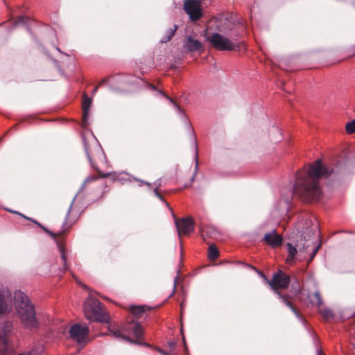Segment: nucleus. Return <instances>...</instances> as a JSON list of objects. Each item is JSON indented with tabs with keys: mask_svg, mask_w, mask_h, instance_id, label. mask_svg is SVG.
Here are the masks:
<instances>
[{
	"mask_svg": "<svg viewBox=\"0 0 355 355\" xmlns=\"http://www.w3.org/2000/svg\"><path fill=\"white\" fill-rule=\"evenodd\" d=\"M334 173V169L322 165L320 160L314 162L297 173L293 194L307 202L318 200L322 193L320 178L329 177Z\"/></svg>",
	"mask_w": 355,
	"mask_h": 355,
	"instance_id": "nucleus-1",
	"label": "nucleus"
},
{
	"mask_svg": "<svg viewBox=\"0 0 355 355\" xmlns=\"http://www.w3.org/2000/svg\"><path fill=\"white\" fill-rule=\"evenodd\" d=\"M14 299L17 316L21 324L29 330L37 329L39 327V321L36 317L35 306L28 297L21 291H17L14 293Z\"/></svg>",
	"mask_w": 355,
	"mask_h": 355,
	"instance_id": "nucleus-2",
	"label": "nucleus"
},
{
	"mask_svg": "<svg viewBox=\"0 0 355 355\" xmlns=\"http://www.w3.org/2000/svg\"><path fill=\"white\" fill-rule=\"evenodd\" d=\"M108 335L112 336L118 339H122L133 343L135 341L130 338L139 340L142 337L144 333L143 329L140 324L136 322L135 320H131L123 327V331L126 333V335L122 334L119 329L111 325L108 327Z\"/></svg>",
	"mask_w": 355,
	"mask_h": 355,
	"instance_id": "nucleus-3",
	"label": "nucleus"
},
{
	"mask_svg": "<svg viewBox=\"0 0 355 355\" xmlns=\"http://www.w3.org/2000/svg\"><path fill=\"white\" fill-rule=\"evenodd\" d=\"M84 311L87 319L107 323L109 315L103 311L101 302L97 300H89L84 304Z\"/></svg>",
	"mask_w": 355,
	"mask_h": 355,
	"instance_id": "nucleus-4",
	"label": "nucleus"
},
{
	"mask_svg": "<svg viewBox=\"0 0 355 355\" xmlns=\"http://www.w3.org/2000/svg\"><path fill=\"white\" fill-rule=\"evenodd\" d=\"M268 283L271 286L272 288L275 291L278 296L282 300L283 302L294 312L297 317L299 318V313L292 306L288 298L285 295H282L279 291H277V289H285L288 286L290 283V277L282 270H279L274 275L272 280Z\"/></svg>",
	"mask_w": 355,
	"mask_h": 355,
	"instance_id": "nucleus-5",
	"label": "nucleus"
},
{
	"mask_svg": "<svg viewBox=\"0 0 355 355\" xmlns=\"http://www.w3.org/2000/svg\"><path fill=\"white\" fill-rule=\"evenodd\" d=\"M13 333V324L6 321L1 324L0 327V355H12V347L10 344V338ZM19 355H32L30 353L20 354Z\"/></svg>",
	"mask_w": 355,
	"mask_h": 355,
	"instance_id": "nucleus-6",
	"label": "nucleus"
},
{
	"mask_svg": "<svg viewBox=\"0 0 355 355\" xmlns=\"http://www.w3.org/2000/svg\"><path fill=\"white\" fill-rule=\"evenodd\" d=\"M207 40L214 49L218 51H232L235 49V44L232 39L218 33L207 36Z\"/></svg>",
	"mask_w": 355,
	"mask_h": 355,
	"instance_id": "nucleus-7",
	"label": "nucleus"
},
{
	"mask_svg": "<svg viewBox=\"0 0 355 355\" xmlns=\"http://www.w3.org/2000/svg\"><path fill=\"white\" fill-rule=\"evenodd\" d=\"M69 336L79 345H85L89 341V328L86 325L74 324L69 329Z\"/></svg>",
	"mask_w": 355,
	"mask_h": 355,
	"instance_id": "nucleus-8",
	"label": "nucleus"
},
{
	"mask_svg": "<svg viewBox=\"0 0 355 355\" xmlns=\"http://www.w3.org/2000/svg\"><path fill=\"white\" fill-rule=\"evenodd\" d=\"M185 12L191 20L196 21L201 17L200 1L198 0H185L184 3Z\"/></svg>",
	"mask_w": 355,
	"mask_h": 355,
	"instance_id": "nucleus-9",
	"label": "nucleus"
},
{
	"mask_svg": "<svg viewBox=\"0 0 355 355\" xmlns=\"http://www.w3.org/2000/svg\"><path fill=\"white\" fill-rule=\"evenodd\" d=\"M178 234L180 237L183 235L188 236L194 229V223L191 218L175 220Z\"/></svg>",
	"mask_w": 355,
	"mask_h": 355,
	"instance_id": "nucleus-10",
	"label": "nucleus"
},
{
	"mask_svg": "<svg viewBox=\"0 0 355 355\" xmlns=\"http://www.w3.org/2000/svg\"><path fill=\"white\" fill-rule=\"evenodd\" d=\"M264 241L272 248L279 246L282 243V236L278 234L275 231L265 234Z\"/></svg>",
	"mask_w": 355,
	"mask_h": 355,
	"instance_id": "nucleus-11",
	"label": "nucleus"
},
{
	"mask_svg": "<svg viewBox=\"0 0 355 355\" xmlns=\"http://www.w3.org/2000/svg\"><path fill=\"white\" fill-rule=\"evenodd\" d=\"M92 104L91 98H88L85 94H84L82 102L83 107V125L86 126L89 124V109Z\"/></svg>",
	"mask_w": 355,
	"mask_h": 355,
	"instance_id": "nucleus-12",
	"label": "nucleus"
},
{
	"mask_svg": "<svg viewBox=\"0 0 355 355\" xmlns=\"http://www.w3.org/2000/svg\"><path fill=\"white\" fill-rule=\"evenodd\" d=\"M184 48L191 52L199 51L202 49V44L199 40L189 37L184 44Z\"/></svg>",
	"mask_w": 355,
	"mask_h": 355,
	"instance_id": "nucleus-13",
	"label": "nucleus"
},
{
	"mask_svg": "<svg viewBox=\"0 0 355 355\" xmlns=\"http://www.w3.org/2000/svg\"><path fill=\"white\" fill-rule=\"evenodd\" d=\"M10 311V306L6 299V292L0 287V315L7 313Z\"/></svg>",
	"mask_w": 355,
	"mask_h": 355,
	"instance_id": "nucleus-14",
	"label": "nucleus"
},
{
	"mask_svg": "<svg viewBox=\"0 0 355 355\" xmlns=\"http://www.w3.org/2000/svg\"><path fill=\"white\" fill-rule=\"evenodd\" d=\"M286 246L288 250L286 263L288 264H291L295 259L297 250V248L295 246H293L292 244L290 243H288L286 244Z\"/></svg>",
	"mask_w": 355,
	"mask_h": 355,
	"instance_id": "nucleus-15",
	"label": "nucleus"
},
{
	"mask_svg": "<svg viewBox=\"0 0 355 355\" xmlns=\"http://www.w3.org/2000/svg\"><path fill=\"white\" fill-rule=\"evenodd\" d=\"M178 26L174 25L173 28L168 30L166 35L161 40V42L164 43L171 40L173 36L175 35V33L176 32Z\"/></svg>",
	"mask_w": 355,
	"mask_h": 355,
	"instance_id": "nucleus-16",
	"label": "nucleus"
},
{
	"mask_svg": "<svg viewBox=\"0 0 355 355\" xmlns=\"http://www.w3.org/2000/svg\"><path fill=\"white\" fill-rule=\"evenodd\" d=\"M219 256V252L215 245H210L208 249V257L211 259H216Z\"/></svg>",
	"mask_w": 355,
	"mask_h": 355,
	"instance_id": "nucleus-17",
	"label": "nucleus"
},
{
	"mask_svg": "<svg viewBox=\"0 0 355 355\" xmlns=\"http://www.w3.org/2000/svg\"><path fill=\"white\" fill-rule=\"evenodd\" d=\"M58 249H59V251L60 252V256H61V260L63 263V268L64 270H67V252H66V250L64 247V245H62V244H59L58 245Z\"/></svg>",
	"mask_w": 355,
	"mask_h": 355,
	"instance_id": "nucleus-18",
	"label": "nucleus"
},
{
	"mask_svg": "<svg viewBox=\"0 0 355 355\" xmlns=\"http://www.w3.org/2000/svg\"><path fill=\"white\" fill-rule=\"evenodd\" d=\"M310 301L313 304L321 305L322 302L319 292H315L310 296Z\"/></svg>",
	"mask_w": 355,
	"mask_h": 355,
	"instance_id": "nucleus-19",
	"label": "nucleus"
},
{
	"mask_svg": "<svg viewBox=\"0 0 355 355\" xmlns=\"http://www.w3.org/2000/svg\"><path fill=\"white\" fill-rule=\"evenodd\" d=\"M345 131L347 134H353L355 132V119L346 123Z\"/></svg>",
	"mask_w": 355,
	"mask_h": 355,
	"instance_id": "nucleus-20",
	"label": "nucleus"
},
{
	"mask_svg": "<svg viewBox=\"0 0 355 355\" xmlns=\"http://www.w3.org/2000/svg\"><path fill=\"white\" fill-rule=\"evenodd\" d=\"M149 309L146 306L132 307V313L135 315H139L141 313H144L146 310Z\"/></svg>",
	"mask_w": 355,
	"mask_h": 355,
	"instance_id": "nucleus-21",
	"label": "nucleus"
},
{
	"mask_svg": "<svg viewBox=\"0 0 355 355\" xmlns=\"http://www.w3.org/2000/svg\"><path fill=\"white\" fill-rule=\"evenodd\" d=\"M160 94H162L164 96H165L166 98H167L174 106L176 108L177 111L180 113V114H182V109L180 108V107L177 105L175 103V102L171 98H170L169 96H168L167 95L164 94L162 92L159 91Z\"/></svg>",
	"mask_w": 355,
	"mask_h": 355,
	"instance_id": "nucleus-22",
	"label": "nucleus"
},
{
	"mask_svg": "<svg viewBox=\"0 0 355 355\" xmlns=\"http://www.w3.org/2000/svg\"><path fill=\"white\" fill-rule=\"evenodd\" d=\"M85 152H86L87 155V158L89 160V162H90V164L92 165V166H94V164H93V162H92V153L90 151V150H89L88 146L86 144V143H85Z\"/></svg>",
	"mask_w": 355,
	"mask_h": 355,
	"instance_id": "nucleus-23",
	"label": "nucleus"
},
{
	"mask_svg": "<svg viewBox=\"0 0 355 355\" xmlns=\"http://www.w3.org/2000/svg\"><path fill=\"white\" fill-rule=\"evenodd\" d=\"M21 215L23 217H24V218H25V216H23L22 214H21ZM26 219H28V220H32L34 223H35V224L38 225H39V226H40V227H41L44 230H45L46 232H47L48 233H49V234H50L53 237H55V234H53V233H52V232H51L48 231V230H47L46 229H45L42 225H41L38 222H37V221H35V220H33V219H31V218H28V217H26Z\"/></svg>",
	"mask_w": 355,
	"mask_h": 355,
	"instance_id": "nucleus-24",
	"label": "nucleus"
},
{
	"mask_svg": "<svg viewBox=\"0 0 355 355\" xmlns=\"http://www.w3.org/2000/svg\"><path fill=\"white\" fill-rule=\"evenodd\" d=\"M194 145H195V150H196V153H195V158H196V170L198 169V155H197V145H196V141L195 140L194 141Z\"/></svg>",
	"mask_w": 355,
	"mask_h": 355,
	"instance_id": "nucleus-25",
	"label": "nucleus"
},
{
	"mask_svg": "<svg viewBox=\"0 0 355 355\" xmlns=\"http://www.w3.org/2000/svg\"><path fill=\"white\" fill-rule=\"evenodd\" d=\"M159 186V184H158L157 186V187L154 189V193L155 195L158 198H159L161 200L164 201V199L162 198V196L159 193L158 191H157V189H158V187Z\"/></svg>",
	"mask_w": 355,
	"mask_h": 355,
	"instance_id": "nucleus-26",
	"label": "nucleus"
},
{
	"mask_svg": "<svg viewBox=\"0 0 355 355\" xmlns=\"http://www.w3.org/2000/svg\"><path fill=\"white\" fill-rule=\"evenodd\" d=\"M21 23H25V18L22 16L19 17L17 21H16V24H19Z\"/></svg>",
	"mask_w": 355,
	"mask_h": 355,
	"instance_id": "nucleus-27",
	"label": "nucleus"
},
{
	"mask_svg": "<svg viewBox=\"0 0 355 355\" xmlns=\"http://www.w3.org/2000/svg\"><path fill=\"white\" fill-rule=\"evenodd\" d=\"M96 180V178L95 176H91V177H89L87 178L85 180V184H87V182H91V181H94Z\"/></svg>",
	"mask_w": 355,
	"mask_h": 355,
	"instance_id": "nucleus-28",
	"label": "nucleus"
},
{
	"mask_svg": "<svg viewBox=\"0 0 355 355\" xmlns=\"http://www.w3.org/2000/svg\"><path fill=\"white\" fill-rule=\"evenodd\" d=\"M319 245H318L316 248H314L313 252H312V257L311 259L317 254L318 250Z\"/></svg>",
	"mask_w": 355,
	"mask_h": 355,
	"instance_id": "nucleus-29",
	"label": "nucleus"
},
{
	"mask_svg": "<svg viewBox=\"0 0 355 355\" xmlns=\"http://www.w3.org/2000/svg\"><path fill=\"white\" fill-rule=\"evenodd\" d=\"M157 351L162 355H170L168 352L161 349H157Z\"/></svg>",
	"mask_w": 355,
	"mask_h": 355,
	"instance_id": "nucleus-30",
	"label": "nucleus"
},
{
	"mask_svg": "<svg viewBox=\"0 0 355 355\" xmlns=\"http://www.w3.org/2000/svg\"><path fill=\"white\" fill-rule=\"evenodd\" d=\"M136 180H137V181L140 182L141 184H147V185H148V186H150V184L149 182H144V181H143V180H137V179H136Z\"/></svg>",
	"mask_w": 355,
	"mask_h": 355,
	"instance_id": "nucleus-31",
	"label": "nucleus"
},
{
	"mask_svg": "<svg viewBox=\"0 0 355 355\" xmlns=\"http://www.w3.org/2000/svg\"><path fill=\"white\" fill-rule=\"evenodd\" d=\"M98 87V86H96V87L94 89V90H93V92H92L93 94H95L97 92Z\"/></svg>",
	"mask_w": 355,
	"mask_h": 355,
	"instance_id": "nucleus-32",
	"label": "nucleus"
},
{
	"mask_svg": "<svg viewBox=\"0 0 355 355\" xmlns=\"http://www.w3.org/2000/svg\"><path fill=\"white\" fill-rule=\"evenodd\" d=\"M168 345L171 347H173L175 345L173 343H170Z\"/></svg>",
	"mask_w": 355,
	"mask_h": 355,
	"instance_id": "nucleus-33",
	"label": "nucleus"
},
{
	"mask_svg": "<svg viewBox=\"0 0 355 355\" xmlns=\"http://www.w3.org/2000/svg\"><path fill=\"white\" fill-rule=\"evenodd\" d=\"M105 82V80H103L99 85H103Z\"/></svg>",
	"mask_w": 355,
	"mask_h": 355,
	"instance_id": "nucleus-34",
	"label": "nucleus"
},
{
	"mask_svg": "<svg viewBox=\"0 0 355 355\" xmlns=\"http://www.w3.org/2000/svg\"><path fill=\"white\" fill-rule=\"evenodd\" d=\"M7 210H8V211H10V212L17 213L16 211H12V210H9V209H7Z\"/></svg>",
	"mask_w": 355,
	"mask_h": 355,
	"instance_id": "nucleus-35",
	"label": "nucleus"
},
{
	"mask_svg": "<svg viewBox=\"0 0 355 355\" xmlns=\"http://www.w3.org/2000/svg\"><path fill=\"white\" fill-rule=\"evenodd\" d=\"M76 282H77L78 284H80V282H78V279H76Z\"/></svg>",
	"mask_w": 355,
	"mask_h": 355,
	"instance_id": "nucleus-36",
	"label": "nucleus"
},
{
	"mask_svg": "<svg viewBox=\"0 0 355 355\" xmlns=\"http://www.w3.org/2000/svg\"><path fill=\"white\" fill-rule=\"evenodd\" d=\"M318 355H322L320 352H318Z\"/></svg>",
	"mask_w": 355,
	"mask_h": 355,
	"instance_id": "nucleus-37",
	"label": "nucleus"
}]
</instances>
